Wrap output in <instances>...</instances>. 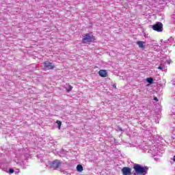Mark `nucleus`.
Returning a JSON list of instances; mask_svg holds the SVG:
<instances>
[{"label": "nucleus", "instance_id": "nucleus-1", "mask_svg": "<svg viewBox=\"0 0 175 175\" xmlns=\"http://www.w3.org/2000/svg\"><path fill=\"white\" fill-rule=\"evenodd\" d=\"M133 169L137 174H147L148 173V167H143L140 164H134Z\"/></svg>", "mask_w": 175, "mask_h": 175}, {"label": "nucleus", "instance_id": "nucleus-2", "mask_svg": "<svg viewBox=\"0 0 175 175\" xmlns=\"http://www.w3.org/2000/svg\"><path fill=\"white\" fill-rule=\"evenodd\" d=\"M95 40V36L92 33H86L83 36L82 43L83 44H90V43H92Z\"/></svg>", "mask_w": 175, "mask_h": 175}, {"label": "nucleus", "instance_id": "nucleus-3", "mask_svg": "<svg viewBox=\"0 0 175 175\" xmlns=\"http://www.w3.org/2000/svg\"><path fill=\"white\" fill-rule=\"evenodd\" d=\"M41 68H42L44 70H53V69H55V66L53 63L46 61L42 63Z\"/></svg>", "mask_w": 175, "mask_h": 175}, {"label": "nucleus", "instance_id": "nucleus-4", "mask_svg": "<svg viewBox=\"0 0 175 175\" xmlns=\"http://www.w3.org/2000/svg\"><path fill=\"white\" fill-rule=\"evenodd\" d=\"M153 31H156L157 32H162L163 31V24L161 22H157L152 27Z\"/></svg>", "mask_w": 175, "mask_h": 175}, {"label": "nucleus", "instance_id": "nucleus-5", "mask_svg": "<svg viewBox=\"0 0 175 175\" xmlns=\"http://www.w3.org/2000/svg\"><path fill=\"white\" fill-rule=\"evenodd\" d=\"M122 175H132V168L129 167H124L122 169Z\"/></svg>", "mask_w": 175, "mask_h": 175}, {"label": "nucleus", "instance_id": "nucleus-6", "mask_svg": "<svg viewBox=\"0 0 175 175\" xmlns=\"http://www.w3.org/2000/svg\"><path fill=\"white\" fill-rule=\"evenodd\" d=\"M51 166L53 167V169H58L61 166V161L58 159H55L51 163Z\"/></svg>", "mask_w": 175, "mask_h": 175}, {"label": "nucleus", "instance_id": "nucleus-7", "mask_svg": "<svg viewBox=\"0 0 175 175\" xmlns=\"http://www.w3.org/2000/svg\"><path fill=\"white\" fill-rule=\"evenodd\" d=\"M98 75L100 77H107L109 76L106 70H100L98 71Z\"/></svg>", "mask_w": 175, "mask_h": 175}, {"label": "nucleus", "instance_id": "nucleus-8", "mask_svg": "<svg viewBox=\"0 0 175 175\" xmlns=\"http://www.w3.org/2000/svg\"><path fill=\"white\" fill-rule=\"evenodd\" d=\"M137 44L139 46V49H144V42L137 41Z\"/></svg>", "mask_w": 175, "mask_h": 175}, {"label": "nucleus", "instance_id": "nucleus-9", "mask_svg": "<svg viewBox=\"0 0 175 175\" xmlns=\"http://www.w3.org/2000/svg\"><path fill=\"white\" fill-rule=\"evenodd\" d=\"M77 172H82L83 171V165H78L77 166Z\"/></svg>", "mask_w": 175, "mask_h": 175}, {"label": "nucleus", "instance_id": "nucleus-10", "mask_svg": "<svg viewBox=\"0 0 175 175\" xmlns=\"http://www.w3.org/2000/svg\"><path fill=\"white\" fill-rule=\"evenodd\" d=\"M56 124H57L58 129H61V126L62 125V122H61L59 120H57Z\"/></svg>", "mask_w": 175, "mask_h": 175}, {"label": "nucleus", "instance_id": "nucleus-11", "mask_svg": "<svg viewBox=\"0 0 175 175\" xmlns=\"http://www.w3.org/2000/svg\"><path fill=\"white\" fill-rule=\"evenodd\" d=\"M146 81H148L149 84H152V83H154V79H152V78H147Z\"/></svg>", "mask_w": 175, "mask_h": 175}, {"label": "nucleus", "instance_id": "nucleus-12", "mask_svg": "<svg viewBox=\"0 0 175 175\" xmlns=\"http://www.w3.org/2000/svg\"><path fill=\"white\" fill-rule=\"evenodd\" d=\"M72 89H73V87L69 85L68 89H67V92H70V91H72Z\"/></svg>", "mask_w": 175, "mask_h": 175}, {"label": "nucleus", "instance_id": "nucleus-13", "mask_svg": "<svg viewBox=\"0 0 175 175\" xmlns=\"http://www.w3.org/2000/svg\"><path fill=\"white\" fill-rule=\"evenodd\" d=\"M10 173H14V170H13V169H10Z\"/></svg>", "mask_w": 175, "mask_h": 175}, {"label": "nucleus", "instance_id": "nucleus-14", "mask_svg": "<svg viewBox=\"0 0 175 175\" xmlns=\"http://www.w3.org/2000/svg\"><path fill=\"white\" fill-rule=\"evenodd\" d=\"M112 87H113V88H115V90H117V85H116V84H113Z\"/></svg>", "mask_w": 175, "mask_h": 175}, {"label": "nucleus", "instance_id": "nucleus-15", "mask_svg": "<svg viewBox=\"0 0 175 175\" xmlns=\"http://www.w3.org/2000/svg\"><path fill=\"white\" fill-rule=\"evenodd\" d=\"M157 69H159L160 70H162V69H163V68H162V66H159V67L157 68Z\"/></svg>", "mask_w": 175, "mask_h": 175}, {"label": "nucleus", "instance_id": "nucleus-16", "mask_svg": "<svg viewBox=\"0 0 175 175\" xmlns=\"http://www.w3.org/2000/svg\"><path fill=\"white\" fill-rule=\"evenodd\" d=\"M154 100H155L156 102H158V98L154 97Z\"/></svg>", "mask_w": 175, "mask_h": 175}, {"label": "nucleus", "instance_id": "nucleus-17", "mask_svg": "<svg viewBox=\"0 0 175 175\" xmlns=\"http://www.w3.org/2000/svg\"><path fill=\"white\" fill-rule=\"evenodd\" d=\"M173 161H174V162H175V155L173 157Z\"/></svg>", "mask_w": 175, "mask_h": 175}]
</instances>
